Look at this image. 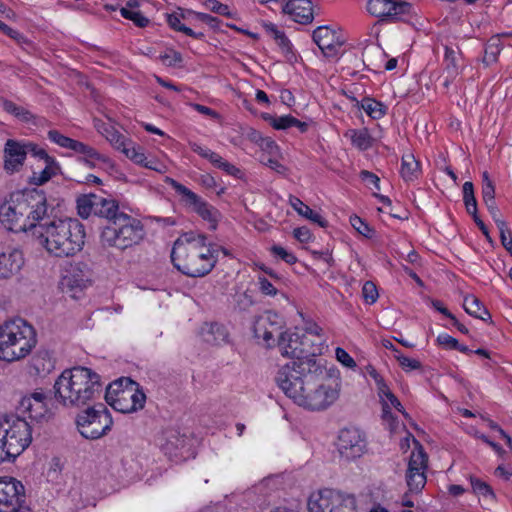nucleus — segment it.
<instances>
[{"label": "nucleus", "mask_w": 512, "mask_h": 512, "mask_svg": "<svg viewBox=\"0 0 512 512\" xmlns=\"http://www.w3.org/2000/svg\"><path fill=\"white\" fill-rule=\"evenodd\" d=\"M361 179L365 182L366 186L375 191L380 190V179L377 175L367 170H363L360 173Z\"/></svg>", "instance_id": "4d7b16f0"}, {"label": "nucleus", "mask_w": 512, "mask_h": 512, "mask_svg": "<svg viewBox=\"0 0 512 512\" xmlns=\"http://www.w3.org/2000/svg\"><path fill=\"white\" fill-rule=\"evenodd\" d=\"M463 199L468 213L475 215L477 204L474 197L473 184L471 182H465L463 185Z\"/></svg>", "instance_id": "de8ad7c7"}, {"label": "nucleus", "mask_w": 512, "mask_h": 512, "mask_svg": "<svg viewBox=\"0 0 512 512\" xmlns=\"http://www.w3.org/2000/svg\"><path fill=\"white\" fill-rule=\"evenodd\" d=\"M483 185H482V198L485 202L486 206L491 212H495V189L492 181L489 179L488 173L484 172L483 175Z\"/></svg>", "instance_id": "a19ab883"}, {"label": "nucleus", "mask_w": 512, "mask_h": 512, "mask_svg": "<svg viewBox=\"0 0 512 512\" xmlns=\"http://www.w3.org/2000/svg\"><path fill=\"white\" fill-rule=\"evenodd\" d=\"M55 399L65 407H79L100 396V376L90 368L65 369L54 383Z\"/></svg>", "instance_id": "20e7f679"}, {"label": "nucleus", "mask_w": 512, "mask_h": 512, "mask_svg": "<svg viewBox=\"0 0 512 512\" xmlns=\"http://www.w3.org/2000/svg\"><path fill=\"white\" fill-rule=\"evenodd\" d=\"M356 509L354 496L334 489H322V512H356Z\"/></svg>", "instance_id": "aec40b11"}, {"label": "nucleus", "mask_w": 512, "mask_h": 512, "mask_svg": "<svg viewBox=\"0 0 512 512\" xmlns=\"http://www.w3.org/2000/svg\"><path fill=\"white\" fill-rule=\"evenodd\" d=\"M24 264L23 254L18 249L0 252V278H9L18 273Z\"/></svg>", "instance_id": "5701e85b"}, {"label": "nucleus", "mask_w": 512, "mask_h": 512, "mask_svg": "<svg viewBox=\"0 0 512 512\" xmlns=\"http://www.w3.org/2000/svg\"><path fill=\"white\" fill-rule=\"evenodd\" d=\"M301 332L285 331L281 333L277 346L282 356L297 359Z\"/></svg>", "instance_id": "a878e982"}, {"label": "nucleus", "mask_w": 512, "mask_h": 512, "mask_svg": "<svg viewBox=\"0 0 512 512\" xmlns=\"http://www.w3.org/2000/svg\"><path fill=\"white\" fill-rule=\"evenodd\" d=\"M35 157L42 160L45 166L40 172H33L30 181L35 185H43L57 173L59 166L55 159L50 157L42 148L37 150Z\"/></svg>", "instance_id": "b1692460"}, {"label": "nucleus", "mask_w": 512, "mask_h": 512, "mask_svg": "<svg viewBox=\"0 0 512 512\" xmlns=\"http://www.w3.org/2000/svg\"><path fill=\"white\" fill-rule=\"evenodd\" d=\"M260 146L270 155H276L279 152L277 144L270 138H261Z\"/></svg>", "instance_id": "338daca9"}, {"label": "nucleus", "mask_w": 512, "mask_h": 512, "mask_svg": "<svg viewBox=\"0 0 512 512\" xmlns=\"http://www.w3.org/2000/svg\"><path fill=\"white\" fill-rule=\"evenodd\" d=\"M320 336L315 329L301 332L297 362L284 365L277 373L276 382L280 389L298 405L309 410L320 407V376L317 357L320 354Z\"/></svg>", "instance_id": "f257e3e1"}, {"label": "nucleus", "mask_w": 512, "mask_h": 512, "mask_svg": "<svg viewBox=\"0 0 512 512\" xmlns=\"http://www.w3.org/2000/svg\"><path fill=\"white\" fill-rule=\"evenodd\" d=\"M207 160L216 168L224 171L226 174L234 176V177H240L241 171L238 169L235 165L232 163L226 161L223 159L218 153L211 151L210 154H208Z\"/></svg>", "instance_id": "c9c22d12"}, {"label": "nucleus", "mask_w": 512, "mask_h": 512, "mask_svg": "<svg viewBox=\"0 0 512 512\" xmlns=\"http://www.w3.org/2000/svg\"><path fill=\"white\" fill-rule=\"evenodd\" d=\"M394 358L397 360L401 369L406 373L415 370H420L422 368V364L419 360L408 357L404 355L401 351H395Z\"/></svg>", "instance_id": "c03bdc74"}, {"label": "nucleus", "mask_w": 512, "mask_h": 512, "mask_svg": "<svg viewBox=\"0 0 512 512\" xmlns=\"http://www.w3.org/2000/svg\"><path fill=\"white\" fill-rule=\"evenodd\" d=\"M48 138L55 144L59 145L62 148H69V145L71 144L72 138H69L63 134H61L57 130H50L48 131Z\"/></svg>", "instance_id": "e2e57ef3"}, {"label": "nucleus", "mask_w": 512, "mask_h": 512, "mask_svg": "<svg viewBox=\"0 0 512 512\" xmlns=\"http://www.w3.org/2000/svg\"><path fill=\"white\" fill-rule=\"evenodd\" d=\"M206 240L205 235L194 232L181 235L171 252L174 266L189 277H203L210 273L217 263V255Z\"/></svg>", "instance_id": "7ed1b4c3"}, {"label": "nucleus", "mask_w": 512, "mask_h": 512, "mask_svg": "<svg viewBox=\"0 0 512 512\" xmlns=\"http://www.w3.org/2000/svg\"><path fill=\"white\" fill-rule=\"evenodd\" d=\"M98 131L106 138V140L117 150L123 152L130 144L126 138L111 125L96 126Z\"/></svg>", "instance_id": "7c9ffc66"}, {"label": "nucleus", "mask_w": 512, "mask_h": 512, "mask_svg": "<svg viewBox=\"0 0 512 512\" xmlns=\"http://www.w3.org/2000/svg\"><path fill=\"white\" fill-rule=\"evenodd\" d=\"M463 307L469 315L475 318L485 320L486 317H489V313L486 308L482 306L479 299L474 295H468L464 298Z\"/></svg>", "instance_id": "72a5a7b5"}, {"label": "nucleus", "mask_w": 512, "mask_h": 512, "mask_svg": "<svg viewBox=\"0 0 512 512\" xmlns=\"http://www.w3.org/2000/svg\"><path fill=\"white\" fill-rule=\"evenodd\" d=\"M97 202V208H95L96 216L106 218L111 222L116 220L119 215H122V212H119V206L116 200L113 198L102 197L96 195L95 198Z\"/></svg>", "instance_id": "bb28decb"}, {"label": "nucleus", "mask_w": 512, "mask_h": 512, "mask_svg": "<svg viewBox=\"0 0 512 512\" xmlns=\"http://www.w3.org/2000/svg\"><path fill=\"white\" fill-rule=\"evenodd\" d=\"M34 235L40 244L56 257L73 256L79 252L85 242V229L77 219H56L39 223Z\"/></svg>", "instance_id": "39448f33"}, {"label": "nucleus", "mask_w": 512, "mask_h": 512, "mask_svg": "<svg viewBox=\"0 0 512 512\" xmlns=\"http://www.w3.org/2000/svg\"><path fill=\"white\" fill-rule=\"evenodd\" d=\"M366 371H367L368 375L374 381L377 395H378L379 401L382 405L383 418L386 420L391 419L392 418V416H391L392 409H395V410L399 411L400 413H402L403 415L407 416L400 401L395 396V394L392 392L388 383L380 375V373L371 365H368L366 367Z\"/></svg>", "instance_id": "dca6fc26"}, {"label": "nucleus", "mask_w": 512, "mask_h": 512, "mask_svg": "<svg viewBox=\"0 0 512 512\" xmlns=\"http://www.w3.org/2000/svg\"><path fill=\"white\" fill-rule=\"evenodd\" d=\"M341 384L322 383V408L332 405L339 397Z\"/></svg>", "instance_id": "37998d69"}, {"label": "nucleus", "mask_w": 512, "mask_h": 512, "mask_svg": "<svg viewBox=\"0 0 512 512\" xmlns=\"http://www.w3.org/2000/svg\"><path fill=\"white\" fill-rule=\"evenodd\" d=\"M345 137L350 140L353 147L361 151L368 150L373 143V138L366 128L350 129L345 133Z\"/></svg>", "instance_id": "c85d7f7f"}, {"label": "nucleus", "mask_w": 512, "mask_h": 512, "mask_svg": "<svg viewBox=\"0 0 512 512\" xmlns=\"http://www.w3.org/2000/svg\"><path fill=\"white\" fill-rule=\"evenodd\" d=\"M270 124L277 130H284L290 127H298L301 131H305L307 124L299 121L291 115H284L280 117L271 118Z\"/></svg>", "instance_id": "4c0bfd02"}, {"label": "nucleus", "mask_w": 512, "mask_h": 512, "mask_svg": "<svg viewBox=\"0 0 512 512\" xmlns=\"http://www.w3.org/2000/svg\"><path fill=\"white\" fill-rule=\"evenodd\" d=\"M16 411L17 414L15 416L24 418L28 423L32 424L33 429L37 425L47 422L51 417L47 396L42 391H35L23 396L18 403Z\"/></svg>", "instance_id": "f8f14e48"}, {"label": "nucleus", "mask_w": 512, "mask_h": 512, "mask_svg": "<svg viewBox=\"0 0 512 512\" xmlns=\"http://www.w3.org/2000/svg\"><path fill=\"white\" fill-rule=\"evenodd\" d=\"M120 13L125 19L133 21L138 27H146L149 23V20L139 10L134 8L123 7Z\"/></svg>", "instance_id": "49530a36"}, {"label": "nucleus", "mask_w": 512, "mask_h": 512, "mask_svg": "<svg viewBox=\"0 0 512 512\" xmlns=\"http://www.w3.org/2000/svg\"><path fill=\"white\" fill-rule=\"evenodd\" d=\"M335 358L343 367L347 369L355 370L357 367L356 361L345 349L341 347H337L335 349Z\"/></svg>", "instance_id": "864d4df0"}, {"label": "nucleus", "mask_w": 512, "mask_h": 512, "mask_svg": "<svg viewBox=\"0 0 512 512\" xmlns=\"http://www.w3.org/2000/svg\"><path fill=\"white\" fill-rule=\"evenodd\" d=\"M345 53V37L335 26L322 25V67L329 71Z\"/></svg>", "instance_id": "2eb2a0df"}, {"label": "nucleus", "mask_w": 512, "mask_h": 512, "mask_svg": "<svg viewBox=\"0 0 512 512\" xmlns=\"http://www.w3.org/2000/svg\"><path fill=\"white\" fill-rule=\"evenodd\" d=\"M166 183H168L179 195L182 196V201L187 207L209 223L211 229L216 228L221 215L215 207L172 178L167 177Z\"/></svg>", "instance_id": "ddd939ff"}, {"label": "nucleus", "mask_w": 512, "mask_h": 512, "mask_svg": "<svg viewBox=\"0 0 512 512\" xmlns=\"http://www.w3.org/2000/svg\"><path fill=\"white\" fill-rule=\"evenodd\" d=\"M96 194L83 195L77 199V210L79 216L88 218L95 214L97 202L95 200Z\"/></svg>", "instance_id": "58836bf2"}, {"label": "nucleus", "mask_w": 512, "mask_h": 512, "mask_svg": "<svg viewBox=\"0 0 512 512\" xmlns=\"http://www.w3.org/2000/svg\"><path fill=\"white\" fill-rule=\"evenodd\" d=\"M37 335L32 325L16 317L0 324V360L20 361L36 347Z\"/></svg>", "instance_id": "423d86ee"}, {"label": "nucleus", "mask_w": 512, "mask_h": 512, "mask_svg": "<svg viewBox=\"0 0 512 512\" xmlns=\"http://www.w3.org/2000/svg\"><path fill=\"white\" fill-rule=\"evenodd\" d=\"M436 343L440 347L449 350H454L455 347H458V340L447 333H440L436 338Z\"/></svg>", "instance_id": "052dcab7"}, {"label": "nucleus", "mask_w": 512, "mask_h": 512, "mask_svg": "<svg viewBox=\"0 0 512 512\" xmlns=\"http://www.w3.org/2000/svg\"><path fill=\"white\" fill-rule=\"evenodd\" d=\"M271 252L274 256L281 258L288 264H294L297 258L291 252L287 251L284 247L274 245L271 247Z\"/></svg>", "instance_id": "bf43d9fd"}, {"label": "nucleus", "mask_w": 512, "mask_h": 512, "mask_svg": "<svg viewBox=\"0 0 512 512\" xmlns=\"http://www.w3.org/2000/svg\"><path fill=\"white\" fill-rule=\"evenodd\" d=\"M3 109L6 112L14 115L15 117H17L21 120H24V121H28L31 117V114L27 109H25L22 106L16 105L12 101H4Z\"/></svg>", "instance_id": "09e8293b"}, {"label": "nucleus", "mask_w": 512, "mask_h": 512, "mask_svg": "<svg viewBox=\"0 0 512 512\" xmlns=\"http://www.w3.org/2000/svg\"><path fill=\"white\" fill-rule=\"evenodd\" d=\"M0 427L9 460H14L22 454L32 442L33 426L24 418L15 415L0 416Z\"/></svg>", "instance_id": "6e6552de"}, {"label": "nucleus", "mask_w": 512, "mask_h": 512, "mask_svg": "<svg viewBox=\"0 0 512 512\" xmlns=\"http://www.w3.org/2000/svg\"><path fill=\"white\" fill-rule=\"evenodd\" d=\"M309 512H320V492L312 493L308 499Z\"/></svg>", "instance_id": "774afa93"}, {"label": "nucleus", "mask_w": 512, "mask_h": 512, "mask_svg": "<svg viewBox=\"0 0 512 512\" xmlns=\"http://www.w3.org/2000/svg\"><path fill=\"white\" fill-rule=\"evenodd\" d=\"M123 153L135 163L144 165V163L147 162V158L144 153L137 150L135 146L131 145V143L126 147Z\"/></svg>", "instance_id": "680f3d73"}, {"label": "nucleus", "mask_w": 512, "mask_h": 512, "mask_svg": "<svg viewBox=\"0 0 512 512\" xmlns=\"http://www.w3.org/2000/svg\"><path fill=\"white\" fill-rule=\"evenodd\" d=\"M400 447L403 451L412 448L408 459L406 482L410 493H419L426 484L427 456L417 440L408 433L402 439Z\"/></svg>", "instance_id": "1a4fd4ad"}, {"label": "nucleus", "mask_w": 512, "mask_h": 512, "mask_svg": "<svg viewBox=\"0 0 512 512\" xmlns=\"http://www.w3.org/2000/svg\"><path fill=\"white\" fill-rule=\"evenodd\" d=\"M264 29L268 35L273 37L277 45L283 53L289 54L292 52V44L286 37L285 33L277 28L273 23H265Z\"/></svg>", "instance_id": "2f4dec72"}, {"label": "nucleus", "mask_w": 512, "mask_h": 512, "mask_svg": "<svg viewBox=\"0 0 512 512\" xmlns=\"http://www.w3.org/2000/svg\"><path fill=\"white\" fill-rule=\"evenodd\" d=\"M461 62H462V57L457 51H455L451 48L445 49V55H444L445 68H444V73H443V77H444L443 85L446 88L449 87V85L460 74Z\"/></svg>", "instance_id": "393cba45"}, {"label": "nucleus", "mask_w": 512, "mask_h": 512, "mask_svg": "<svg viewBox=\"0 0 512 512\" xmlns=\"http://www.w3.org/2000/svg\"><path fill=\"white\" fill-rule=\"evenodd\" d=\"M277 315L271 312H265L257 316L253 323L254 336L262 339L267 346H271L274 332L278 329Z\"/></svg>", "instance_id": "412c9836"}, {"label": "nucleus", "mask_w": 512, "mask_h": 512, "mask_svg": "<svg viewBox=\"0 0 512 512\" xmlns=\"http://www.w3.org/2000/svg\"><path fill=\"white\" fill-rule=\"evenodd\" d=\"M0 512H31L25 504V488L12 477H0Z\"/></svg>", "instance_id": "4468645a"}, {"label": "nucleus", "mask_w": 512, "mask_h": 512, "mask_svg": "<svg viewBox=\"0 0 512 512\" xmlns=\"http://www.w3.org/2000/svg\"><path fill=\"white\" fill-rule=\"evenodd\" d=\"M470 484L473 493L479 498L490 502L495 500V493L488 483L482 481L479 478L470 477Z\"/></svg>", "instance_id": "f704fd0d"}, {"label": "nucleus", "mask_w": 512, "mask_h": 512, "mask_svg": "<svg viewBox=\"0 0 512 512\" xmlns=\"http://www.w3.org/2000/svg\"><path fill=\"white\" fill-rule=\"evenodd\" d=\"M410 5L407 2L396 0H368L367 11L377 18L400 19L409 13Z\"/></svg>", "instance_id": "6ab92c4d"}, {"label": "nucleus", "mask_w": 512, "mask_h": 512, "mask_svg": "<svg viewBox=\"0 0 512 512\" xmlns=\"http://www.w3.org/2000/svg\"><path fill=\"white\" fill-rule=\"evenodd\" d=\"M420 163L412 153H406L402 156L400 174L402 178L409 182L414 181L420 176Z\"/></svg>", "instance_id": "cd10ccee"}, {"label": "nucleus", "mask_w": 512, "mask_h": 512, "mask_svg": "<svg viewBox=\"0 0 512 512\" xmlns=\"http://www.w3.org/2000/svg\"><path fill=\"white\" fill-rule=\"evenodd\" d=\"M159 60L165 66L174 67L181 64L182 55L173 49H167L164 53L159 55Z\"/></svg>", "instance_id": "603ef678"}, {"label": "nucleus", "mask_w": 512, "mask_h": 512, "mask_svg": "<svg viewBox=\"0 0 512 512\" xmlns=\"http://www.w3.org/2000/svg\"><path fill=\"white\" fill-rule=\"evenodd\" d=\"M204 341L213 345H220L228 341V332L225 326L212 323L203 330Z\"/></svg>", "instance_id": "c756f323"}, {"label": "nucleus", "mask_w": 512, "mask_h": 512, "mask_svg": "<svg viewBox=\"0 0 512 512\" xmlns=\"http://www.w3.org/2000/svg\"><path fill=\"white\" fill-rule=\"evenodd\" d=\"M325 371V383H331V385L341 384V372L334 364H330L329 366L326 365Z\"/></svg>", "instance_id": "13d9d810"}, {"label": "nucleus", "mask_w": 512, "mask_h": 512, "mask_svg": "<svg viewBox=\"0 0 512 512\" xmlns=\"http://www.w3.org/2000/svg\"><path fill=\"white\" fill-rule=\"evenodd\" d=\"M39 147L31 142L8 140L5 144V169L13 173L22 167L27 154L35 157Z\"/></svg>", "instance_id": "a211bd4d"}, {"label": "nucleus", "mask_w": 512, "mask_h": 512, "mask_svg": "<svg viewBox=\"0 0 512 512\" xmlns=\"http://www.w3.org/2000/svg\"><path fill=\"white\" fill-rule=\"evenodd\" d=\"M283 12L300 24H309L314 18L313 5L310 0H289L283 6Z\"/></svg>", "instance_id": "4be33fe9"}, {"label": "nucleus", "mask_w": 512, "mask_h": 512, "mask_svg": "<svg viewBox=\"0 0 512 512\" xmlns=\"http://www.w3.org/2000/svg\"><path fill=\"white\" fill-rule=\"evenodd\" d=\"M47 212L46 198L36 191L13 192L0 205V222L12 232L34 230Z\"/></svg>", "instance_id": "f03ea898"}, {"label": "nucleus", "mask_w": 512, "mask_h": 512, "mask_svg": "<svg viewBox=\"0 0 512 512\" xmlns=\"http://www.w3.org/2000/svg\"><path fill=\"white\" fill-rule=\"evenodd\" d=\"M362 295L367 304L375 303L379 297L376 285L372 281H366L362 287Z\"/></svg>", "instance_id": "5fc2aeb1"}, {"label": "nucleus", "mask_w": 512, "mask_h": 512, "mask_svg": "<svg viewBox=\"0 0 512 512\" xmlns=\"http://www.w3.org/2000/svg\"><path fill=\"white\" fill-rule=\"evenodd\" d=\"M501 49L500 39L497 37L491 38L485 47L483 62L486 65L496 62Z\"/></svg>", "instance_id": "79ce46f5"}, {"label": "nucleus", "mask_w": 512, "mask_h": 512, "mask_svg": "<svg viewBox=\"0 0 512 512\" xmlns=\"http://www.w3.org/2000/svg\"><path fill=\"white\" fill-rule=\"evenodd\" d=\"M335 447L343 461L354 462L368 451L366 434L358 427H345L339 430Z\"/></svg>", "instance_id": "9b49d317"}, {"label": "nucleus", "mask_w": 512, "mask_h": 512, "mask_svg": "<svg viewBox=\"0 0 512 512\" xmlns=\"http://www.w3.org/2000/svg\"><path fill=\"white\" fill-rule=\"evenodd\" d=\"M261 162L265 166L269 167L270 169L279 174H284L287 170L283 164H281L277 159H274L272 157H266L265 155H263L261 158Z\"/></svg>", "instance_id": "69168bd1"}, {"label": "nucleus", "mask_w": 512, "mask_h": 512, "mask_svg": "<svg viewBox=\"0 0 512 512\" xmlns=\"http://www.w3.org/2000/svg\"><path fill=\"white\" fill-rule=\"evenodd\" d=\"M258 286L262 294L266 296H275L278 289L265 277H258Z\"/></svg>", "instance_id": "0e129e2a"}, {"label": "nucleus", "mask_w": 512, "mask_h": 512, "mask_svg": "<svg viewBox=\"0 0 512 512\" xmlns=\"http://www.w3.org/2000/svg\"><path fill=\"white\" fill-rule=\"evenodd\" d=\"M360 108L372 119L382 118L387 111V107L383 103L369 97L361 100Z\"/></svg>", "instance_id": "473e14b6"}, {"label": "nucleus", "mask_w": 512, "mask_h": 512, "mask_svg": "<svg viewBox=\"0 0 512 512\" xmlns=\"http://www.w3.org/2000/svg\"><path fill=\"white\" fill-rule=\"evenodd\" d=\"M183 18H184V16H183L182 12H174L172 14L167 15V23L175 31L183 32L190 37H193L196 39L203 37L202 33H196L192 29L186 27L182 23Z\"/></svg>", "instance_id": "e433bc0d"}, {"label": "nucleus", "mask_w": 512, "mask_h": 512, "mask_svg": "<svg viewBox=\"0 0 512 512\" xmlns=\"http://www.w3.org/2000/svg\"><path fill=\"white\" fill-rule=\"evenodd\" d=\"M113 392L115 397L111 399V406L119 412L132 413L144 407L146 396L135 382H130L125 388Z\"/></svg>", "instance_id": "f3484780"}, {"label": "nucleus", "mask_w": 512, "mask_h": 512, "mask_svg": "<svg viewBox=\"0 0 512 512\" xmlns=\"http://www.w3.org/2000/svg\"><path fill=\"white\" fill-rule=\"evenodd\" d=\"M143 235L141 222L124 213L102 230L100 241L103 247L124 250L138 244Z\"/></svg>", "instance_id": "0eeeda50"}, {"label": "nucleus", "mask_w": 512, "mask_h": 512, "mask_svg": "<svg viewBox=\"0 0 512 512\" xmlns=\"http://www.w3.org/2000/svg\"><path fill=\"white\" fill-rule=\"evenodd\" d=\"M81 155L83 156L82 159L90 160V158H95L96 160L102 162L104 170L110 171L114 169V163L108 156L101 154L89 145L86 146L85 151Z\"/></svg>", "instance_id": "a18cd8bd"}, {"label": "nucleus", "mask_w": 512, "mask_h": 512, "mask_svg": "<svg viewBox=\"0 0 512 512\" xmlns=\"http://www.w3.org/2000/svg\"><path fill=\"white\" fill-rule=\"evenodd\" d=\"M76 423L83 437L95 440L111 430L113 419L107 407L99 403L79 413Z\"/></svg>", "instance_id": "9d476101"}, {"label": "nucleus", "mask_w": 512, "mask_h": 512, "mask_svg": "<svg viewBox=\"0 0 512 512\" xmlns=\"http://www.w3.org/2000/svg\"><path fill=\"white\" fill-rule=\"evenodd\" d=\"M498 228L500 230V237L501 242L503 246L509 251V253L512 255V235L509 229L506 227L505 223L503 221H498Z\"/></svg>", "instance_id": "6e6d98bb"}, {"label": "nucleus", "mask_w": 512, "mask_h": 512, "mask_svg": "<svg viewBox=\"0 0 512 512\" xmlns=\"http://www.w3.org/2000/svg\"><path fill=\"white\" fill-rule=\"evenodd\" d=\"M289 203L299 215L320 224V215L314 213L313 210L304 204L299 198L290 195Z\"/></svg>", "instance_id": "ea45409f"}, {"label": "nucleus", "mask_w": 512, "mask_h": 512, "mask_svg": "<svg viewBox=\"0 0 512 512\" xmlns=\"http://www.w3.org/2000/svg\"><path fill=\"white\" fill-rule=\"evenodd\" d=\"M350 224L360 235L366 238H371L374 234L373 229L357 215L350 217Z\"/></svg>", "instance_id": "8fccbe9b"}, {"label": "nucleus", "mask_w": 512, "mask_h": 512, "mask_svg": "<svg viewBox=\"0 0 512 512\" xmlns=\"http://www.w3.org/2000/svg\"><path fill=\"white\" fill-rule=\"evenodd\" d=\"M184 444L185 439L183 436H180L176 431H170L167 433L166 443L163 445V447L167 452L171 453L173 449L183 447Z\"/></svg>", "instance_id": "3c124183"}]
</instances>
